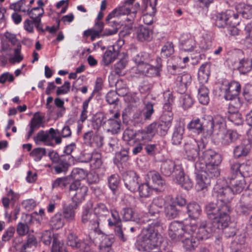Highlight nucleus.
<instances>
[{
	"label": "nucleus",
	"mask_w": 252,
	"mask_h": 252,
	"mask_svg": "<svg viewBox=\"0 0 252 252\" xmlns=\"http://www.w3.org/2000/svg\"><path fill=\"white\" fill-rule=\"evenodd\" d=\"M148 213L151 218L147 220L148 224L143 227L141 231V236L135 243V248L139 251L151 252L157 248L162 241V237L158 232V228L162 227L161 220L159 218L160 208L153 204L148 207Z\"/></svg>",
	"instance_id": "1"
},
{
	"label": "nucleus",
	"mask_w": 252,
	"mask_h": 252,
	"mask_svg": "<svg viewBox=\"0 0 252 252\" xmlns=\"http://www.w3.org/2000/svg\"><path fill=\"white\" fill-rule=\"evenodd\" d=\"M218 210L216 203H210L206 206L205 211L209 219L212 220L211 222H203L198 227L194 225V223L190 222V252L198 246L200 240L207 239L213 233L216 232L217 228L222 226V224L218 223L219 220L217 219Z\"/></svg>",
	"instance_id": "2"
},
{
	"label": "nucleus",
	"mask_w": 252,
	"mask_h": 252,
	"mask_svg": "<svg viewBox=\"0 0 252 252\" xmlns=\"http://www.w3.org/2000/svg\"><path fill=\"white\" fill-rule=\"evenodd\" d=\"M229 184L230 187H221L217 184L214 188L213 195L217 198L215 203L219 205V202L229 205V202L235 193H240L246 186V181L242 176L231 174Z\"/></svg>",
	"instance_id": "3"
},
{
	"label": "nucleus",
	"mask_w": 252,
	"mask_h": 252,
	"mask_svg": "<svg viewBox=\"0 0 252 252\" xmlns=\"http://www.w3.org/2000/svg\"><path fill=\"white\" fill-rule=\"evenodd\" d=\"M203 125L210 126V128L207 129L209 135H212L213 133L218 134L219 132H221L226 128L224 118L220 115H217L214 117L210 116L206 117L202 123L198 118L192 119L190 122V130L199 134L203 130Z\"/></svg>",
	"instance_id": "4"
},
{
	"label": "nucleus",
	"mask_w": 252,
	"mask_h": 252,
	"mask_svg": "<svg viewBox=\"0 0 252 252\" xmlns=\"http://www.w3.org/2000/svg\"><path fill=\"white\" fill-rule=\"evenodd\" d=\"M220 204L217 205L218 216L217 219L219 220L220 224H222L220 227L217 228V230H222L225 237L229 238L234 236L236 234L237 229L235 224L230 222L229 213L230 212V205L223 204L219 202Z\"/></svg>",
	"instance_id": "5"
},
{
	"label": "nucleus",
	"mask_w": 252,
	"mask_h": 252,
	"mask_svg": "<svg viewBox=\"0 0 252 252\" xmlns=\"http://www.w3.org/2000/svg\"><path fill=\"white\" fill-rule=\"evenodd\" d=\"M168 235L171 239L175 241H181L183 247L187 251L189 249L188 226L182 222L174 221L172 222L168 229Z\"/></svg>",
	"instance_id": "6"
},
{
	"label": "nucleus",
	"mask_w": 252,
	"mask_h": 252,
	"mask_svg": "<svg viewBox=\"0 0 252 252\" xmlns=\"http://www.w3.org/2000/svg\"><path fill=\"white\" fill-rule=\"evenodd\" d=\"M88 191V187L82 184L79 180H75L69 185V194L76 207L85 200Z\"/></svg>",
	"instance_id": "7"
},
{
	"label": "nucleus",
	"mask_w": 252,
	"mask_h": 252,
	"mask_svg": "<svg viewBox=\"0 0 252 252\" xmlns=\"http://www.w3.org/2000/svg\"><path fill=\"white\" fill-rule=\"evenodd\" d=\"M163 111L160 121L165 123L166 125H171L173 120V113L171 110L172 106L174 103L173 96L170 91H166L163 94Z\"/></svg>",
	"instance_id": "8"
},
{
	"label": "nucleus",
	"mask_w": 252,
	"mask_h": 252,
	"mask_svg": "<svg viewBox=\"0 0 252 252\" xmlns=\"http://www.w3.org/2000/svg\"><path fill=\"white\" fill-rule=\"evenodd\" d=\"M220 90L224 94V97L226 100H231L232 102H237V99L240 101L238 98L241 91V85L239 82L232 81L230 83H223Z\"/></svg>",
	"instance_id": "9"
},
{
	"label": "nucleus",
	"mask_w": 252,
	"mask_h": 252,
	"mask_svg": "<svg viewBox=\"0 0 252 252\" xmlns=\"http://www.w3.org/2000/svg\"><path fill=\"white\" fill-rule=\"evenodd\" d=\"M230 172L232 175L242 176L244 179L252 176V160H248L242 164L238 161L231 162Z\"/></svg>",
	"instance_id": "10"
},
{
	"label": "nucleus",
	"mask_w": 252,
	"mask_h": 252,
	"mask_svg": "<svg viewBox=\"0 0 252 252\" xmlns=\"http://www.w3.org/2000/svg\"><path fill=\"white\" fill-rule=\"evenodd\" d=\"M111 214L112 219L108 220L109 226H115L114 232L116 236L121 242H126L127 237L124 233L121 224L122 219H121L118 212L116 210H112Z\"/></svg>",
	"instance_id": "11"
},
{
	"label": "nucleus",
	"mask_w": 252,
	"mask_h": 252,
	"mask_svg": "<svg viewBox=\"0 0 252 252\" xmlns=\"http://www.w3.org/2000/svg\"><path fill=\"white\" fill-rule=\"evenodd\" d=\"M154 112L153 105L148 103L142 110H138L133 114L132 120L136 124H144L146 121L151 119Z\"/></svg>",
	"instance_id": "12"
},
{
	"label": "nucleus",
	"mask_w": 252,
	"mask_h": 252,
	"mask_svg": "<svg viewBox=\"0 0 252 252\" xmlns=\"http://www.w3.org/2000/svg\"><path fill=\"white\" fill-rule=\"evenodd\" d=\"M243 107L241 102L237 99V102H231L229 105L228 112L229 115L228 119L237 126L241 125L243 123L241 114L238 109Z\"/></svg>",
	"instance_id": "13"
},
{
	"label": "nucleus",
	"mask_w": 252,
	"mask_h": 252,
	"mask_svg": "<svg viewBox=\"0 0 252 252\" xmlns=\"http://www.w3.org/2000/svg\"><path fill=\"white\" fill-rule=\"evenodd\" d=\"M92 229L91 230V231L89 232V239L86 240H80L78 238L77 236L72 233H70L68 234L67 238V245H68V242L69 240V237L70 235H73L74 236H75L77 238V240L78 241L82 242L84 243H86L89 245L90 248H91V245L94 243V241L95 239L97 238V237H99L98 238L100 239L102 238L103 237V235H105V234L101 231V230L99 228V225L97 226L96 225H92Z\"/></svg>",
	"instance_id": "14"
},
{
	"label": "nucleus",
	"mask_w": 252,
	"mask_h": 252,
	"mask_svg": "<svg viewBox=\"0 0 252 252\" xmlns=\"http://www.w3.org/2000/svg\"><path fill=\"white\" fill-rule=\"evenodd\" d=\"M139 177L134 171L127 172L124 177L125 186L131 192L137 191L139 185Z\"/></svg>",
	"instance_id": "15"
},
{
	"label": "nucleus",
	"mask_w": 252,
	"mask_h": 252,
	"mask_svg": "<svg viewBox=\"0 0 252 252\" xmlns=\"http://www.w3.org/2000/svg\"><path fill=\"white\" fill-rule=\"evenodd\" d=\"M73 160L72 156L61 155V159L55 163L53 168L57 174L63 173L65 174Z\"/></svg>",
	"instance_id": "16"
},
{
	"label": "nucleus",
	"mask_w": 252,
	"mask_h": 252,
	"mask_svg": "<svg viewBox=\"0 0 252 252\" xmlns=\"http://www.w3.org/2000/svg\"><path fill=\"white\" fill-rule=\"evenodd\" d=\"M92 207L93 203L91 201H89L82 212L81 221L83 223L89 222L92 225H99L98 218H96L94 213H92L91 210Z\"/></svg>",
	"instance_id": "17"
},
{
	"label": "nucleus",
	"mask_w": 252,
	"mask_h": 252,
	"mask_svg": "<svg viewBox=\"0 0 252 252\" xmlns=\"http://www.w3.org/2000/svg\"><path fill=\"white\" fill-rule=\"evenodd\" d=\"M150 181L153 185L152 186L155 190L161 191L165 187V181L160 175L156 171H150L147 174Z\"/></svg>",
	"instance_id": "18"
},
{
	"label": "nucleus",
	"mask_w": 252,
	"mask_h": 252,
	"mask_svg": "<svg viewBox=\"0 0 252 252\" xmlns=\"http://www.w3.org/2000/svg\"><path fill=\"white\" fill-rule=\"evenodd\" d=\"M116 120L107 119L104 122V125L108 132H111L113 134H116L120 132L121 120L120 119V113L119 112H115L114 117Z\"/></svg>",
	"instance_id": "19"
},
{
	"label": "nucleus",
	"mask_w": 252,
	"mask_h": 252,
	"mask_svg": "<svg viewBox=\"0 0 252 252\" xmlns=\"http://www.w3.org/2000/svg\"><path fill=\"white\" fill-rule=\"evenodd\" d=\"M119 48L118 44L114 45L105 52L102 60V62L104 65H109L116 60L119 54Z\"/></svg>",
	"instance_id": "20"
},
{
	"label": "nucleus",
	"mask_w": 252,
	"mask_h": 252,
	"mask_svg": "<svg viewBox=\"0 0 252 252\" xmlns=\"http://www.w3.org/2000/svg\"><path fill=\"white\" fill-rule=\"evenodd\" d=\"M201 157L206 164L220 163L221 162L220 154L212 149H208L204 151Z\"/></svg>",
	"instance_id": "21"
},
{
	"label": "nucleus",
	"mask_w": 252,
	"mask_h": 252,
	"mask_svg": "<svg viewBox=\"0 0 252 252\" xmlns=\"http://www.w3.org/2000/svg\"><path fill=\"white\" fill-rule=\"evenodd\" d=\"M68 246L80 252H94L92 248H90L89 244L78 241L77 238L73 235L69 237Z\"/></svg>",
	"instance_id": "22"
},
{
	"label": "nucleus",
	"mask_w": 252,
	"mask_h": 252,
	"mask_svg": "<svg viewBox=\"0 0 252 252\" xmlns=\"http://www.w3.org/2000/svg\"><path fill=\"white\" fill-rule=\"evenodd\" d=\"M164 213L168 220L176 218L179 215L180 210L176 205L174 201L166 202L164 204Z\"/></svg>",
	"instance_id": "23"
},
{
	"label": "nucleus",
	"mask_w": 252,
	"mask_h": 252,
	"mask_svg": "<svg viewBox=\"0 0 252 252\" xmlns=\"http://www.w3.org/2000/svg\"><path fill=\"white\" fill-rule=\"evenodd\" d=\"M251 144L249 140H243L239 145L236 146L233 150L234 156L236 158L246 156L249 153Z\"/></svg>",
	"instance_id": "24"
},
{
	"label": "nucleus",
	"mask_w": 252,
	"mask_h": 252,
	"mask_svg": "<svg viewBox=\"0 0 252 252\" xmlns=\"http://www.w3.org/2000/svg\"><path fill=\"white\" fill-rule=\"evenodd\" d=\"M137 38L141 42L150 41L153 38V31L150 28L140 26L136 31Z\"/></svg>",
	"instance_id": "25"
},
{
	"label": "nucleus",
	"mask_w": 252,
	"mask_h": 252,
	"mask_svg": "<svg viewBox=\"0 0 252 252\" xmlns=\"http://www.w3.org/2000/svg\"><path fill=\"white\" fill-rule=\"evenodd\" d=\"M77 207L75 204H69L68 205L63 203L62 206V209L59 211L61 213L62 216L65 220L71 222L75 220V210Z\"/></svg>",
	"instance_id": "26"
},
{
	"label": "nucleus",
	"mask_w": 252,
	"mask_h": 252,
	"mask_svg": "<svg viewBox=\"0 0 252 252\" xmlns=\"http://www.w3.org/2000/svg\"><path fill=\"white\" fill-rule=\"evenodd\" d=\"M152 60L153 58L151 55L145 52L137 54L133 58V61L137 65L138 70L141 69L145 65L150 63Z\"/></svg>",
	"instance_id": "27"
},
{
	"label": "nucleus",
	"mask_w": 252,
	"mask_h": 252,
	"mask_svg": "<svg viewBox=\"0 0 252 252\" xmlns=\"http://www.w3.org/2000/svg\"><path fill=\"white\" fill-rule=\"evenodd\" d=\"M225 130V129L221 132H219L218 134H219L221 132L223 133L221 138V143L222 145L225 146L229 145L235 142L238 139L239 135L236 131L229 129L225 133H223Z\"/></svg>",
	"instance_id": "28"
},
{
	"label": "nucleus",
	"mask_w": 252,
	"mask_h": 252,
	"mask_svg": "<svg viewBox=\"0 0 252 252\" xmlns=\"http://www.w3.org/2000/svg\"><path fill=\"white\" fill-rule=\"evenodd\" d=\"M154 125H149L145 128L138 133L139 138L142 141L148 142L151 141L156 134Z\"/></svg>",
	"instance_id": "29"
},
{
	"label": "nucleus",
	"mask_w": 252,
	"mask_h": 252,
	"mask_svg": "<svg viewBox=\"0 0 252 252\" xmlns=\"http://www.w3.org/2000/svg\"><path fill=\"white\" fill-rule=\"evenodd\" d=\"M196 188L197 190H201L206 189L211 182L210 178L206 176L205 172L196 173Z\"/></svg>",
	"instance_id": "30"
},
{
	"label": "nucleus",
	"mask_w": 252,
	"mask_h": 252,
	"mask_svg": "<svg viewBox=\"0 0 252 252\" xmlns=\"http://www.w3.org/2000/svg\"><path fill=\"white\" fill-rule=\"evenodd\" d=\"M231 14V12L227 10L225 12L218 14L216 16V25L220 28H226L229 25V16Z\"/></svg>",
	"instance_id": "31"
},
{
	"label": "nucleus",
	"mask_w": 252,
	"mask_h": 252,
	"mask_svg": "<svg viewBox=\"0 0 252 252\" xmlns=\"http://www.w3.org/2000/svg\"><path fill=\"white\" fill-rule=\"evenodd\" d=\"M239 4L236 6V10L243 18L250 19L252 18V4Z\"/></svg>",
	"instance_id": "32"
},
{
	"label": "nucleus",
	"mask_w": 252,
	"mask_h": 252,
	"mask_svg": "<svg viewBox=\"0 0 252 252\" xmlns=\"http://www.w3.org/2000/svg\"><path fill=\"white\" fill-rule=\"evenodd\" d=\"M209 90L207 87L200 85L198 89L197 98L199 102L203 105H207L210 101Z\"/></svg>",
	"instance_id": "33"
},
{
	"label": "nucleus",
	"mask_w": 252,
	"mask_h": 252,
	"mask_svg": "<svg viewBox=\"0 0 252 252\" xmlns=\"http://www.w3.org/2000/svg\"><path fill=\"white\" fill-rule=\"evenodd\" d=\"M220 164H207L204 172L206 174V176L209 178L210 180L211 179L216 178L220 176V170L219 168Z\"/></svg>",
	"instance_id": "34"
},
{
	"label": "nucleus",
	"mask_w": 252,
	"mask_h": 252,
	"mask_svg": "<svg viewBox=\"0 0 252 252\" xmlns=\"http://www.w3.org/2000/svg\"><path fill=\"white\" fill-rule=\"evenodd\" d=\"M94 212L98 221L101 218H103L109 215V210L106 205L103 203H97L94 208Z\"/></svg>",
	"instance_id": "35"
},
{
	"label": "nucleus",
	"mask_w": 252,
	"mask_h": 252,
	"mask_svg": "<svg viewBox=\"0 0 252 252\" xmlns=\"http://www.w3.org/2000/svg\"><path fill=\"white\" fill-rule=\"evenodd\" d=\"M236 67L241 74L249 72L252 69L251 59L244 58L241 59Z\"/></svg>",
	"instance_id": "36"
},
{
	"label": "nucleus",
	"mask_w": 252,
	"mask_h": 252,
	"mask_svg": "<svg viewBox=\"0 0 252 252\" xmlns=\"http://www.w3.org/2000/svg\"><path fill=\"white\" fill-rule=\"evenodd\" d=\"M210 76L209 67L208 64H202L198 72V79L200 84L207 83Z\"/></svg>",
	"instance_id": "37"
},
{
	"label": "nucleus",
	"mask_w": 252,
	"mask_h": 252,
	"mask_svg": "<svg viewBox=\"0 0 252 252\" xmlns=\"http://www.w3.org/2000/svg\"><path fill=\"white\" fill-rule=\"evenodd\" d=\"M139 71L150 77L158 76L160 75V70L158 67H155L149 63L145 65L141 69L139 70Z\"/></svg>",
	"instance_id": "38"
},
{
	"label": "nucleus",
	"mask_w": 252,
	"mask_h": 252,
	"mask_svg": "<svg viewBox=\"0 0 252 252\" xmlns=\"http://www.w3.org/2000/svg\"><path fill=\"white\" fill-rule=\"evenodd\" d=\"M120 215L124 221L136 220V213L131 208H124L121 211Z\"/></svg>",
	"instance_id": "39"
},
{
	"label": "nucleus",
	"mask_w": 252,
	"mask_h": 252,
	"mask_svg": "<svg viewBox=\"0 0 252 252\" xmlns=\"http://www.w3.org/2000/svg\"><path fill=\"white\" fill-rule=\"evenodd\" d=\"M175 167L174 162L170 159H167L161 163L160 171L166 176H170L173 173Z\"/></svg>",
	"instance_id": "40"
},
{
	"label": "nucleus",
	"mask_w": 252,
	"mask_h": 252,
	"mask_svg": "<svg viewBox=\"0 0 252 252\" xmlns=\"http://www.w3.org/2000/svg\"><path fill=\"white\" fill-rule=\"evenodd\" d=\"M127 5L124 3L121 6L114 9L111 13H110L106 17V21H108L110 19H112L115 16H119L121 15H126L130 13V9L129 7H126Z\"/></svg>",
	"instance_id": "41"
},
{
	"label": "nucleus",
	"mask_w": 252,
	"mask_h": 252,
	"mask_svg": "<svg viewBox=\"0 0 252 252\" xmlns=\"http://www.w3.org/2000/svg\"><path fill=\"white\" fill-rule=\"evenodd\" d=\"M154 190L155 189L152 186H150L149 183L139 184L137 189L139 196L141 197L145 198L149 197L152 194Z\"/></svg>",
	"instance_id": "42"
},
{
	"label": "nucleus",
	"mask_w": 252,
	"mask_h": 252,
	"mask_svg": "<svg viewBox=\"0 0 252 252\" xmlns=\"http://www.w3.org/2000/svg\"><path fill=\"white\" fill-rule=\"evenodd\" d=\"M38 241L35 236L31 234L27 235L26 242L23 244L21 249L32 252L33 248H36Z\"/></svg>",
	"instance_id": "43"
},
{
	"label": "nucleus",
	"mask_w": 252,
	"mask_h": 252,
	"mask_svg": "<svg viewBox=\"0 0 252 252\" xmlns=\"http://www.w3.org/2000/svg\"><path fill=\"white\" fill-rule=\"evenodd\" d=\"M65 220L59 211L51 219V224L55 229H58L65 224Z\"/></svg>",
	"instance_id": "44"
},
{
	"label": "nucleus",
	"mask_w": 252,
	"mask_h": 252,
	"mask_svg": "<svg viewBox=\"0 0 252 252\" xmlns=\"http://www.w3.org/2000/svg\"><path fill=\"white\" fill-rule=\"evenodd\" d=\"M184 129L181 126H176L173 133L172 143L174 145H178L181 143L184 133Z\"/></svg>",
	"instance_id": "45"
},
{
	"label": "nucleus",
	"mask_w": 252,
	"mask_h": 252,
	"mask_svg": "<svg viewBox=\"0 0 252 252\" xmlns=\"http://www.w3.org/2000/svg\"><path fill=\"white\" fill-rule=\"evenodd\" d=\"M151 125H154L155 133H157L161 136L165 135L171 126V125H166L165 123L161 121L158 123H152Z\"/></svg>",
	"instance_id": "46"
},
{
	"label": "nucleus",
	"mask_w": 252,
	"mask_h": 252,
	"mask_svg": "<svg viewBox=\"0 0 252 252\" xmlns=\"http://www.w3.org/2000/svg\"><path fill=\"white\" fill-rule=\"evenodd\" d=\"M50 134V133H49V131L48 132L41 130L38 132L35 136L33 137L34 141L36 143L38 141L46 142V145H51V136Z\"/></svg>",
	"instance_id": "47"
},
{
	"label": "nucleus",
	"mask_w": 252,
	"mask_h": 252,
	"mask_svg": "<svg viewBox=\"0 0 252 252\" xmlns=\"http://www.w3.org/2000/svg\"><path fill=\"white\" fill-rule=\"evenodd\" d=\"M108 183L109 188L114 194L119 186L120 177L117 174L111 175L108 178Z\"/></svg>",
	"instance_id": "48"
},
{
	"label": "nucleus",
	"mask_w": 252,
	"mask_h": 252,
	"mask_svg": "<svg viewBox=\"0 0 252 252\" xmlns=\"http://www.w3.org/2000/svg\"><path fill=\"white\" fill-rule=\"evenodd\" d=\"M91 157L92 158L90 162L92 167L94 168H99L102 164L101 153L94 151L91 153Z\"/></svg>",
	"instance_id": "49"
},
{
	"label": "nucleus",
	"mask_w": 252,
	"mask_h": 252,
	"mask_svg": "<svg viewBox=\"0 0 252 252\" xmlns=\"http://www.w3.org/2000/svg\"><path fill=\"white\" fill-rule=\"evenodd\" d=\"M27 12L30 18L34 20L37 18L41 19V17L44 13V10L42 7H36L31 9L28 8Z\"/></svg>",
	"instance_id": "50"
},
{
	"label": "nucleus",
	"mask_w": 252,
	"mask_h": 252,
	"mask_svg": "<svg viewBox=\"0 0 252 252\" xmlns=\"http://www.w3.org/2000/svg\"><path fill=\"white\" fill-rule=\"evenodd\" d=\"M174 52V46L172 42H167L161 48L160 55L162 58H166Z\"/></svg>",
	"instance_id": "51"
},
{
	"label": "nucleus",
	"mask_w": 252,
	"mask_h": 252,
	"mask_svg": "<svg viewBox=\"0 0 252 252\" xmlns=\"http://www.w3.org/2000/svg\"><path fill=\"white\" fill-rule=\"evenodd\" d=\"M46 154V150L44 148H36L33 149L30 153V156L32 157L34 160L38 162L41 160L43 156Z\"/></svg>",
	"instance_id": "52"
},
{
	"label": "nucleus",
	"mask_w": 252,
	"mask_h": 252,
	"mask_svg": "<svg viewBox=\"0 0 252 252\" xmlns=\"http://www.w3.org/2000/svg\"><path fill=\"white\" fill-rule=\"evenodd\" d=\"M55 237H57V236L51 231L45 230L42 233L40 240L45 245L49 246Z\"/></svg>",
	"instance_id": "53"
},
{
	"label": "nucleus",
	"mask_w": 252,
	"mask_h": 252,
	"mask_svg": "<svg viewBox=\"0 0 252 252\" xmlns=\"http://www.w3.org/2000/svg\"><path fill=\"white\" fill-rule=\"evenodd\" d=\"M127 63V61L126 58H123L119 61L114 65V71L115 73L119 76L124 75L123 70Z\"/></svg>",
	"instance_id": "54"
},
{
	"label": "nucleus",
	"mask_w": 252,
	"mask_h": 252,
	"mask_svg": "<svg viewBox=\"0 0 252 252\" xmlns=\"http://www.w3.org/2000/svg\"><path fill=\"white\" fill-rule=\"evenodd\" d=\"M30 126L37 129L40 126L44 127L43 118L36 113L30 122Z\"/></svg>",
	"instance_id": "55"
},
{
	"label": "nucleus",
	"mask_w": 252,
	"mask_h": 252,
	"mask_svg": "<svg viewBox=\"0 0 252 252\" xmlns=\"http://www.w3.org/2000/svg\"><path fill=\"white\" fill-rule=\"evenodd\" d=\"M201 209L198 204L193 202L190 203V219L195 220L199 218Z\"/></svg>",
	"instance_id": "56"
},
{
	"label": "nucleus",
	"mask_w": 252,
	"mask_h": 252,
	"mask_svg": "<svg viewBox=\"0 0 252 252\" xmlns=\"http://www.w3.org/2000/svg\"><path fill=\"white\" fill-rule=\"evenodd\" d=\"M244 32L246 43L252 45V20L245 25Z\"/></svg>",
	"instance_id": "57"
},
{
	"label": "nucleus",
	"mask_w": 252,
	"mask_h": 252,
	"mask_svg": "<svg viewBox=\"0 0 252 252\" xmlns=\"http://www.w3.org/2000/svg\"><path fill=\"white\" fill-rule=\"evenodd\" d=\"M106 100L110 104L117 105L118 101L119 100L117 92L109 91L106 94Z\"/></svg>",
	"instance_id": "58"
},
{
	"label": "nucleus",
	"mask_w": 252,
	"mask_h": 252,
	"mask_svg": "<svg viewBox=\"0 0 252 252\" xmlns=\"http://www.w3.org/2000/svg\"><path fill=\"white\" fill-rule=\"evenodd\" d=\"M64 249L63 243L57 237L54 238L53 241L51 252H62Z\"/></svg>",
	"instance_id": "59"
},
{
	"label": "nucleus",
	"mask_w": 252,
	"mask_h": 252,
	"mask_svg": "<svg viewBox=\"0 0 252 252\" xmlns=\"http://www.w3.org/2000/svg\"><path fill=\"white\" fill-rule=\"evenodd\" d=\"M29 227L27 223L19 222L17 224L16 227V232L17 234L23 236L26 235L29 232Z\"/></svg>",
	"instance_id": "60"
},
{
	"label": "nucleus",
	"mask_w": 252,
	"mask_h": 252,
	"mask_svg": "<svg viewBox=\"0 0 252 252\" xmlns=\"http://www.w3.org/2000/svg\"><path fill=\"white\" fill-rule=\"evenodd\" d=\"M252 210V206L247 205L246 204L241 203L236 207V211L238 213L242 215H248Z\"/></svg>",
	"instance_id": "61"
},
{
	"label": "nucleus",
	"mask_w": 252,
	"mask_h": 252,
	"mask_svg": "<svg viewBox=\"0 0 252 252\" xmlns=\"http://www.w3.org/2000/svg\"><path fill=\"white\" fill-rule=\"evenodd\" d=\"M137 135L136 131L132 129L126 128L123 133L124 140L129 142L134 139Z\"/></svg>",
	"instance_id": "62"
},
{
	"label": "nucleus",
	"mask_w": 252,
	"mask_h": 252,
	"mask_svg": "<svg viewBox=\"0 0 252 252\" xmlns=\"http://www.w3.org/2000/svg\"><path fill=\"white\" fill-rule=\"evenodd\" d=\"M158 147L157 144H148L144 145V149L149 156H154L158 151Z\"/></svg>",
	"instance_id": "63"
},
{
	"label": "nucleus",
	"mask_w": 252,
	"mask_h": 252,
	"mask_svg": "<svg viewBox=\"0 0 252 252\" xmlns=\"http://www.w3.org/2000/svg\"><path fill=\"white\" fill-rule=\"evenodd\" d=\"M95 135V132L93 130H89L84 133L83 138L85 143L89 146H92L94 138Z\"/></svg>",
	"instance_id": "64"
}]
</instances>
